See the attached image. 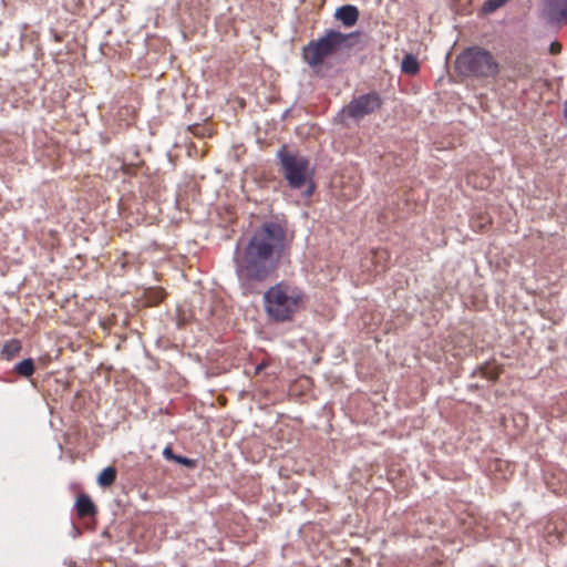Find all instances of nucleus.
<instances>
[{"instance_id":"7","label":"nucleus","mask_w":567,"mask_h":567,"mask_svg":"<svg viewBox=\"0 0 567 567\" xmlns=\"http://www.w3.org/2000/svg\"><path fill=\"white\" fill-rule=\"evenodd\" d=\"M544 10L551 22L567 21V0H545Z\"/></svg>"},{"instance_id":"6","label":"nucleus","mask_w":567,"mask_h":567,"mask_svg":"<svg viewBox=\"0 0 567 567\" xmlns=\"http://www.w3.org/2000/svg\"><path fill=\"white\" fill-rule=\"evenodd\" d=\"M383 105V99L377 91L354 96L342 110V113L355 122L373 114Z\"/></svg>"},{"instance_id":"5","label":"nucleus","mask_w":567,"mask_h":567,"mask_svg":"<svg viewBox=\"0 0 567 567\" xmlns=\"http://www.w3.org/2000/svg\"><path fill=\"white\" fill-rule=\"evenodd\" d=\"M280 171L292 189H300L307 185L306 196H311L315 190V184L309 179V159L305 156L290 153L287 145H281L277 151Z\"/></svg>"},{"instance_id":"21","label":"nucleus","mask_w":567,"mask_h":567,"mask_svg":"<svg viewBox=\"0 0 567 567\" xmlns=\"http://www.w3.org/2000/svg\"><path fill=\"white\" fill-rule=\"evenodd\" d=\"M262 368H264V364L257 365L256 373H259L262 370Z\"/></svg>"},{"instance_id":"1","label":"nucleus","mask_w":567,"mask_h":567,"mask_svg":"<svg viewBox=\"0 0 567 567\" xmlns=\"http://www.w3.org/2000/svg\"><path fill=\"white\" fill-rule=\"evenodd\" d=\"M287 241V229L277 221H265L246 243L239 240L234 252L235 274L248 292L270 279L278 270Z\"/></svg>"},{"instance_id":"9","label":"nucleus","mask_w":567,"mask_h":567,"mask_svg":"<svg viewBox=\"0 0 567 567\" xmlns=\"http://www.w3.org/2000/svg\"><path fill=\"white\" fill-rule=\"evenodd\" d=\"M359 10L355 6L344 4L339 7L334 12V18L342 22L344 27H353L359 19Z\"/></svg>"},{"instance_id":"14","label":"nucleus","mask_w":567,"mask_h":567,"mask_svg":"<svg viewBox=\"0 0 567 567\" xmlns=\"http://www.w3.org/2000/svg\"><path fill=\"white\" fill-rule=\"evenodd\" d=\"M401 70L405 74L415 75L420 70L416 56L411 53L405 54L401 63Z\"/></svg>"},{"instance_id":"17","label":"nucleus","mask_w":567,"mask_h":567,"mask_svg":"<svg viewBox=\"0 0 567 567\" xmlns=\"http://www.w3.org/2000/svg\"><path fill=\"white\" fill-rule=\"evenodd\" d=\"M175 462L181 464V465H184V466H186L188 468H194L196 466V461L195 460L188 458V457L183 456V455H177Z\"/></svg>"},{"instance_id":"15","label":"nucleus","mask_w":567,"mask_h":567,"mask_svg":"<svg viewBox=\"0 0 567 567\" xmlns=\"http://www.w3.org/2000/svg\"><path fill=\"white\" fill-rule=\"evenodd\" d=\"M165 297V292L162 289H155L150 292L147 300L151 305L159 303Z\"/></svg>"},{"instance_id":"4","label":"nucleus","mask_w":567,"mask_h":567,"mask_svg":"<svg viewBox=\"0 0 567 567\" xmlns=\"http://www.w3.org/2000/svg\"><path fill=\"white\" fill-rule=\"evenodd\" d=\"M359 37L360 32L358 31L346 34L330 29L317 41H310L303 48L302 56L310 66H318L323 63L327 56L340 49L354 47Z\"/></svg>"},{"instance_id":"11","label":"nucleus","mask_w":567,"mask_h":567,"mask_svg":"<svg viewBox=\"0 0 567 567\" xmlns=\"http://www.w3.org/2000/svg\"><path fill=\"white\" fill-rule=\"evenodd\" d=\"M35 371V364L33 359L27 358L17 363L13 368V372L22 378H30Z\"/></svg>"},{"instance_id":"2","label":"nucleus","mask_w":567,"mask_h":567,"mask_svg":"<svg viewBox=\"0 0 567 567\" xmlns=\"http://www.w3.org/2000/svg\"><path fill=\"white\" fill-rule=\"evenodd\" d=\"M268 317L275 322L292 320L303 301L302 291L286 281L271 286L262 297Z\"/></svg>"},{"instance_id":"3","label":"nucleus","mask_w":567,"mask_h":567,"mask_svg":"<svg viewBox=\"0 0 567 567\" xmlns=\"http://www.w3.org/2000/svg\"><path fill=\"white\" fill-rule=\"evenodd\" d=\"M454 68L458 75L473 79L495 78L499 72L495 56L478 45L463 50L456 56Z\"/></svg>"},{"instance_id":"22","label":"nucleus","mask_w":567,"mask_h":567,"mask_svg":"<svg viewBox=\"0 0 567 567\" xmlns=\"http://www.w3.org/2000/svg\"><path fill=\"white\" fill-rule=\"evenodd\" d=\"M470 388H475V389H478L480 385L478 384H471Z\"/></svg>"},{"instance_id":"20","label":"nucleus","mask_w":567,"mask_h":567,"mask_svg":"<svg viewBox=\"0 0 567 567\" xmlns=\"http://www.w3.org/2000/svg\"><path fill=\"white\" fill-rule=\"evenodd\" d=\"M529 69L527 66H525V70L520 73V75H527L529 73Z\"/></svg>"},{"instance_id":"12","label":"nucleus","mask_w":567,"mask_h":567,"mask_svg":"<svg viewBox=\"0 0 567 567\" xmlns=\"http://www.w3.org/2000/svg\"><path fill=\"white\" fill-rule=\"evenodd\" d=\"M116 475V468L114 466H107L99 474L96 482L101 487H110L114 484Z\"/></svg>"},{"instance_id":"10","label":"nucleus","mask_w":567,"mask_h":567,"mask_svg":"<svg viewBox=\"0 0 567 567\" xmlns=\"http://www.w3.org/2000/svg\"><path fill=\"white\" fill-rule=\"evenodd\" d=\"M502 371V365L492 362H485L475 368V370L472 372V377L480 375L487 381L496 382Z\"/></svg>"},{"instance_id":"13","label":"nucleus","mask_w":567,"mask_h":567,"mask_svg":"<svg viewBox=\"0 0 567 567\" xmlns=\"http://www.w3.org/2000/svg\"><path fill=\"white\" fill-rule=\"evenodd\" d=\"M22 349V344H21V341L18 340V339H10L9 341H7L4 343V346L2 347V350H1V355L7 359V360H11L12 358H14L17 354H19V352L21 351Z\"/></svg>"},{"instance_id":"18","label":"nucleus","mask_w":567,"mask_h":567,"mask_svg":"<svg viewBox=\"0 0 567 567\" xmlns=\"http://www.w3.org/2000/svg\"><path fill=\"white\" fill-rule=\"evenodd\" d=\"M163 456L168 461H176L177 455L173 452L172 447L166 446L163 450Z\"/></svg>"},{"instance_id":"8","label":"nucleus","mask_w":567,"mask_h":567,"mask_svg":"<svg viewBox=\"0 0 567 567\" xmlns=\"http://www.w3.org/2000/svg\"><path fill=\"white\" fill-rule=\"evenodd\" d=\"M74 508L79 518H94L97 507L86 493H80L76 497Z\"/></svg>"},{"instance_id":"16","label":"nucleus","mask_w":567,"mask_h":567,"mask_svg":"<svg viewBox=\"0 0 567 567\" xmlns=\"http://www.w3.org/2000/svg\"><path fill=\"white\" fill-rule=\"evenodd\" d=\"M505 2L506 0H487L484 3V10L486 12H493L496 9L501 8Z\"/></svg>"},{"instance_id":"19","label":"nucleus","mask_w":567,"mask_h":567,"mask_svg":"<svg viewBox=\"0 0 567 567\" xmlns=\"http://www.w3.org/2000/svg\"><path fill=\"white\" fill-rule=\"evenodd\" d=\"M560 51H561V45H560V43H558V42H553V43H550V45H549V52H550L551 54H558V53H560Z\"/></svg>"}]
</instances>
